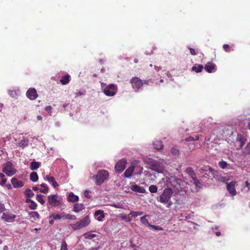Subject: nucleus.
<instances>
[{
    "mask_svg": "<svg viewBox=\"0 0 250 250\" xmlns=\"http://www.w3.org/2000/svg\"><path fill=\"white\" fill-rule=\"evenodd\" d=\"M193 181L194 184L197 187H200L201 184L200 181L196 178V176L192 179Z\"/></svg>",
    "mask_w": 250,
    "mask_h": 250,
    "instance_id": "c9c22d12",
    "label": "nucleus"
},
{
    "mask_svg": "<svg viewBox=\"0 0 250 250\" xmlns=\"http://www.w3.org/2000/svg\"><path fill=\"white\" fill-rule=\"evenodd\" d=\"M83 235L84 236V238L87 239H91L96 236V234H92L90 232H86L84 233Z\"/></svg>",
    "mask_w": 250,
    "mask_h": 250,
    "instance_id": "7c9ffc66",
    "label": "nucleus"
},
{
    "mask_svg": "<svg viewBox=\"0 0 250 250\" xmlns=\"http://www.w3.org/2000/svg\"><path fill=\"white\" fill-rule=\"evenodd\" d=\"M126 161L125 159H121L115 165V169L116 172L121 173L125 168Z\"/></svg>",
    "mask_w": 250,
    "mask_h": 250,
    "instance_id": "1a4fd4ad",
    "label": "nucleus"
},
{
    "mask_svg": "<svg viewBox=\"0 0 250 250\" xmlns=\"http://www.w3.org/2000/svg\"><path fill=\"white\" fill-rule=\"evenodd\" d=\"M172 154L175 155H178L180 153L179 150L175 148H172L170 150Z\"/></svg>",
    "mask_w": 250,
    "mask_h": 250,
    "instance_id": "79ce46f5",
    "label": "nucleus"
},
{
    "mask_svg": "<svg viewBox=\"0 0 250 250\" xmlns=\"http://www.w3.org/2000/svg\"><path fill=\"white\" fill-rule=\"evenodd\" d=\"M30 180L32 182H37L38 180V175L36 172H32L30 175Z\"/></svg>",
    "mask_w": 250,
    "mask_h": 250,
    "instance_id": "cd10ccee",
    "label": "nucleus"
},
{
    "mask_svg": "<svg viewBox=\"0 0 250 250\" xmlns=\"http://www.w3.org/2000/svg\"><path fill=\"white\" fill-rule=\"evenodd\" d=\"M11 182L15 188H21L23 186V182L18 180V179L15 177L12 178Z\"/></svg>",
    "mask_w": 250,
    "mask_h": 250,
    "instance_id": "f8f14e48",
    "label": "nucleus"
},
{
    "mask_svg": "<svg viewBox=\"0 0 250 250\" xmlns=\"http://www.w3.org/2000/svg\"><path fill=\"white\" fill-rule=\"evenodd\" d=\"M89 191L88 190H85L84 193V196L86 198L90 199L91 198V196L89 194Z\"/></svg>",
    "mask_w": 250,
    "mask_h": 250,
    "instance_id": "8fccbe9b",
    "label": "nucleus"
},
{
    "mask_svg": "<svg viewBox=\"0 0 250 250\" xmlns=\"http://www.w3.org/2000/svg\"><path fill=\"white\" fill-rule=\"evenodd\" d=\"M209 170L210 172H211L212 173H214V170L211 168V167H209Z\"/></svg>",
    "mask_w": 250,
    "mask_h": 250,
    "instance_id": "0e129e2a",
    "label": "nucleus"
},
{
    "mask_svg": "<svg viewBox=\"0 0 250 250\" xmlns=\"http://www.w3.org/2000/svg\"><path fill=\"white\" fill-rule=\"evenodd\" d=\"M85 208L83 204L76 203L73 206V211L75 212H79L82 211Z\"/></svg>",
    "mask_w": 250,
    "mask_h": 250,
    "instance_id": "dca6fc26",
    "label": "nucleus"
},
{
    "mask_svg": "<svg viewBox=\"0 0 250 250\" xmlns=\"http://www.w3.org/2000/svg\"><path fill=\"white\" fill-rule=\"evenodd\" d=\"M41 166V163L33 161L30 164V168L32 170H35L38 168H39Z\"/></svg>",
    "mask_w": 250,
    "mask_h": 250,
    "instance_id": "b1692460",
    "label": "nucleus"
},
{
    "mask_svg": "<svg viewBox=\"0 0 250 250\" xmlns=\"http://www.w3.org/2000/svg\"><path fill=\"white\" fill-rule=\"evenodd\" d=\"M108 177V172L107 170L102 169L99 170L97 174L93 177L95 178V184L100 186L107 180Z\"/></svg>",
    "mask_w": 250,
    "mask_h": 250,
    "instance_id": "f257e3e1",
    "label": "nucleus"
},
{
    "mask_svg": "<svg viewBox=\"0 0 250 250\" xmlns=\"http://www.w3.org/2000/svg\"><path fill=\"white\" fill-rule=\"evenodd\" d=\"M6 181H7V179L6 178H4L3 179H1V180L0 182V185L2 186H4Z\"/></svg>",
    "mask_w": 250,
    "mask_h": 250,
    "instance_id": "864d4df0",
    "label": "nucleus"
},
{
    "mask_svg": "<svg viewBox=\"0 0 250 250\" xmlns=\"http://www.w3.org/2000/svg\"><path fill=\"white\" fill-rule=\"evenodd\" d=\"M41 186L43 188H40V192L43 193L44 194L47 193L48 191V188L45 184H42Z\"/></svg>",
    "mask_w": 250,
    "mask_h": 250,
    "instance_id": "2f4dec72",
    "label": "nucleus"
},
{
    "mask_svg": "<svg viewBox=\"0 0 250 250\" xmlns=\"http://www.w3.org/2000/svg\"><path fill=\"white\" fill-rule=\"evenodd\" d=\"M29 215L31 218L34 219V221H39L40 215L37 211H31L29 213Z\"/></svg>",
    "mask_w": 250,
    "mask_h": 250,
    "instance_id": "5701e85b",
    "label": "nucleus"
},
{
    "mask_svg": "<svg viewBox=\"0 0 250 250\" xmlns=\"http://www.w3.org/2000/svg\"><path fill=\"white\" fill-rule=\"evenodd\" d=\"M129 214L132 215L134 217H136V216H138L139 215H141L143 214V212H138V211H131L130 212Z\"/></svg>",
    "mask_w": 250,
    "mask_h": 250,
    "instance_id": "a19ab883",
    "label": "nucleus"
},
{
    "mask_svg": "<svg viewBox=\"0 0 250 250\" xmlns=\"http://www.w3.org/2000/svg\"><path fill=\"white\" fill-rule=\"evenodd\" d=\"M70 75L68 74H66L62 77V78L60 79V83L63 84L65 85L69 83L70 81Z\"/></svg>",
    "mask_w": 250,
    "mask_h": 250,
    "instance_id": "aec40b11",
    "label": "nucleus"
},
{
    "mask_svg": "<svg viewBox=\"0 0 250 250\" xmlns=\"http://www.w3.org/2000/svg\"><path fill=\"white\" fill-rule=\"evenodd\" d=\"M216 65L211 62H208L205 66V69L208 73H212L215 68Z\"/></svg>",
    "mask_w": 250,
    "mask_h": 250,
    "instance_id": "ddd939ff",
    "label": "nucleus"
},
{
    "mask_svg": "<svg viewBox=\"0 0 250 250\" xmlns=\"http://www.w3.org/2000/svg\"><path fill=\"white\" fill-rule=\"evenodd\" d=\"M4 178V174H3V173H0V179H3V178Z\"/></svg>",
    "mask_w": 250,
    "mask_h": 250,
    "instance_id": "e2e57ef3",
    "label": "nucleus"
},
{
    "mask_svg": "<svg viewBox=\"0 0 250 250\" xmlns=\"http://www.w3.org/2000/svg\"><path fill=\"white\" fill-rule=\"evenodd\" d=\"M131 189L134 191H136L139 193H145V189L142 187L138 186V185H134L131 186Z\"/></svg>",
    "mask_w": 250,
    "mask_h": 250,
    "instance_id": "412c9836",
    "label": "nucleus"
},
{
    "mask_svg": "<svg viewBox=\"0 0 250 250\" xmlns=\"http://www.w3.org/2000/svg\"><path fill=\"white\" fill-rule=\"evenodd\" d=\"M52 107L50 105H48L45 107V110L48 113L51 112Z\"/></svg>",
    "mask_w": 250,
    "mask_h": 250,
    "instance_id": "5fc2aeb1",
    "label": "nucleus"
},
{
    "mask_svg": "<svg viewBox=\"0 0 250 250\" xmlns=\"http://www.w3.org/2000/svg\"><path fill=\"white\" fill-rule=\"evenodd\" d=\"M32 189L34 191H37L38 190H40V188H39L38 187L34 186L32 187Z\"/></svg>",
    "mask_w": 250,
    "mask_h": 250,
    "instance_id": "052dcab7",
    "label": "nucleus"
},
{
    "mask_svg": "<svg viewBox=\"0 0 250 250\" xmlns=\"http://www.w3.org/2000/svg\"><path fill=\"white\" fill-rule=\"evenodd\" d=\"M149 168L158 173H162L164 169L163 163L153 159H149L148 161Z\"/></svg>",
    "mask_w": 250,
    "mask_h": 250,
    "instance_id": "7ed1b4c3",
    "label": "nucleus"
},
{
    "mask_svg": "<svg viewBox=\"0 0 250 250\" xmlns=\"http://www.w3.org/2000/svg\"><path fill=\"white\" fill-rule=\"evenodd\" d=\"M224 49L227 51L229 52L230 51V47L229 44H225L223 46Z\"/></svg>",
    "mask_w": 250,
    "mask_h": 250,
    "instance_id": "de8ad7c7",
    "label": "nucleus"
},
{
    "mask_svg": "<svg viewBox=\"0 0 250 250\" xmlns=\"http://www.w3.org/2000/svg\"><path fill=\"white\" fill-rule=\"evenodd\" d=\"M2 171L8 176H12L16 174L17 170L11 161H8L3 165Z\"/></svg>",
    "mask_w": 250,
    "mask_h": 250,
    "instance_id": "20e7f679",
    "label": "nucleus"
},
{
    "mask_svg": "<svg viewBox=\"0 0 250 250\" xmlns=\"http://www.w3.org/2000/svg\"><path fill=\"white\" fill-rule=\"evenodd\" d=\"M68 214L65 213V212H62L61 213V217L62 219H67Z\"/></svg>",
    "mask_w": 250,
    "mask_h": 250,
    "instance_id": "603ef678",
    "label": "nucleus"
},
{
    "mask_svg": "<svg viewBox=\"0 0 250 250\" xmlns=\"http://www.w3.org/2000/svg\"><path fill=\"white\" fill-rule=\"evenodd\" d=\"M52 186L54 188H55L58 186V183L56 182V181L55 180L53 181V182H52Z\"/></svg>",
    "mask_w": 250,
    "mask_h": 250,
    "instance_id": "bf43d9fd",
    "label": "nucleus"
},
{
    "mask_svg": "<svg viewBox=\"0 0 250 250\" xmlns=\"http://www.w3.org/2000/svg\"><path fill=\"white\" fill-rule=\"evenodd\" d=\"M19 146L21 147H24L27 145V144L26 143L25 140L21 141V142L19 143Z\"/></svg>",
    "mask_w": 250,
    "mask_h": 250,
    "instance_id": "09e8293b",
    "label": "nucleus"
},
{
    "mask_svg": "<svg viewBox=\"0 0 250 250\" xmlns=\"http://www.w3.org/2000/svg\"><path fill=\"white\" fill-rule=\"evenodd\" d=\"M134 166H132L129 167L125 171V172L124 173V176L126 178L130 177L132 175V174L134 171Z\"/></svg>",
    "mask_w": 250,
    "mask_h": 250,
    "instance_id": "6ab92c4d",
    "label": "nucleus"
},
{
    "mask_svg": "<svg viewBox=\"0 0 250 250\" xmlns=\"http://www.w3.org/2000/svg\"><path fill=\"white\" fill-rule=\"evenodd\" d=\"M122 220H124L126 222H130L132 221V218L129 215H125L124 214H120L119 215Z\"/></svg>",
    "mask_w": 250,
    "mask_h": 250,
    "instance_id": "393cba45",
    "label": "nucleus"
},
{
    "mask_svg": "<svg viewBox=\"0 0 250 250\" xmlns=\"http://www.w3.org/2000/svg\"><path fill=\"white\" fill-rule=\"evenodd\" d=\"M186 171L191 177L192 179L196 176V173H195L193 168L191 167H187Z\"/></svg>",
    "mask_w": 250,
    "mask_h": 250,
    "instance_id": "a878e982",
    "label": "nucleus"
},
{
    "mask_svg": "<svg viewBox=\"0 0 250 250\" xmlns=\"http://www.w3.org/2000/svg\"><path fill=\"white\" fill-rule=\"evenodd\" d=\"M83 94H84L82 92H81V91H79L78 92H76L75 93V95L76 97H79V96H80L83 95Z\"/></svg>",
    "mask_w": 250,
    "mask_h": 250,
    "instance_id": "4d7b16f0",
    "label": "nucleus"
},
{
    "mask_svg": "<svg viewBox=\"0 0 250 250\" xmlns=\"http://www.w3.org/2000/svg\"><path fill=\"white\" fill-rule=\"evenodd\" d=\"M245 186L248 188V190L250 189V184L248 181L245 182Z\"/></svg>",
    "mask_w": 250,
    "mask_h": 250,
    "instance_id": "13d9d810",
    "label": "nucleus"
},
{
    "mask_svg": "<svg viewBox=\"0 0 250 250\" xmlns=\"http://www.w3.org/2000/svg\"><path fill=\"white\" fill-rule=\"evenodd\" d=\"M37 204L34 201H32L30 203V205L29 206V208L32 210H35L37 208Z\"/></svg>",
    "mask_w": 250,
    "mask_h": 250,
    "instance_id": "58836bf2",
    "label": "nucleus"
},
{
    "mask_svg": "<svg viewBox=\"0 0 250 250\" xmlns=\"http://www.w3.org/2000/svg\"><path fill=\"white\" fill-rule=\"evenodd\" d=\"M45 179L50 182H53V181H55V178L54 177L49 176V175H46L45 177Z\"/></svg>",
    "mask_w": 250,
    "mask_h": 250,
    "instance_id": "a18cd8bd",
    "label": "nucleus"
},
{
    "mask_svg": "<svg viewBox=\"0 0 250 250\" xmlns=\"http://www.w3.org/2000/svg\"><path fill=\"white\" fill-rule=\"evenodd\" d=\"M185 140L186 142H189V141H194V138L191 136H190L189 137L186 138Z\"/></svg>",
    "mask_w": 250,
    "mask_h": 250,
    "instance_id": "6e6d98bb",
    "label": "nucleus"
},
{
    "mask_svg": "<svg viewBox=\"0 0 250 250\" xmlns=\"http://www.w3.org/2000/svg\"><path fill=\"white\" fill-rule=\"evenodd\" d=\"M173 193L172 190L170 188L165 189L160 197L159 201L162 203H167L171 197Z\"/></svg>",
    "mask_w": 250,
    "mask_h": 250,
    "instance_id": "0eeeda50",
    "label": "nucleus"
},
{
    "mask_svg": "<svg viewBox=\"0 0 250 250\" xmlns=\"http://www.w3.org/2000/svg\"><path fill=\"white\" fill-rule=\"evenodd\" d=\"M49 219H51L52 218L54 220H58L62 219L61 213H53L52 215L49 216Z\"/></svg>",
    "mask_w": 250,
    "mask_h": 250,
    "instance_id": "473e14b6",
    "label": "nucleus"
},
{
    "mask_svg": "<svg viewBox=\"0 0 250 250\" xmlns=\"http://www.w3.org/2000/svg\"><path fill=\"white\" fill-rule=\"evenodd\" d=\"M101 87L103 89L104 94L107 96H113L116 93V86L114 84L106 85V84L102 83H101Z\"/></svg>",
    "mask_w": 250,
    "mask_h": 250,
    "instance_id": "39448f33",
    "label": "nucleus"
},
{
    "mask_svg": "<svg viewBox=\"0 0 250 250\" xmlns=\"http://www.w3.org/2000/svg\"><path fill=\"white\" fill-rule=\"evenodd\" d=\"M236 182L235 181H231L227 184V189L231 195L234 196L236 195L237 192L235 188Z\"/></svg>",
    "mask_w": 250,
    "mask_h": 250,
    "instance_id": "9d476101",
    "label": "nucleus"
},
{
    "mask_svg": "<svg viewBox=\"0 0 250 250\" xmlns=\"http://www.w3.org/2000/svg\"><path fill=\"white\" fill-rule=\"evenodd\" d=\"M204 66L202 64H199L198 66H192L191 70L196 73H199L202 71Z\"/></svg>",
    "mask_w": 250,
    "mask_h": 250,
    "instance_id": "bb28decb",
    "label": "nucleus"
},
{
    "mask_svg": "<svg viewBox=\"0 0 250 250\" xmlns=\"http://www.w3.org/2000/svg\"><path fill=\"white\" fill-rule=\"evenodd\" d=\"M67 219L72 221H75L77 219V217L74 215L68 214Z\"/></svg>",
    "mask_w": 250,
    "mask_h": 250,
    "instance_id": "37998d69",
    "label": "nucleus"
},
{
    "mask_svg": "<svg viewBox=\"0 0 250 250\" xmlns=\"http://www.w3.org/2000/svg\"><path fill=\"white\" fill-rule=\"evenodd\" d=\"M32 201H33V200L30 199H29V198H28L25 200V202L27 203H30Z\"/></svg>",
    "mask_w": 250,
    "mask_h": 250,
    "instance_id": "680f3d73",
    "label": "nucleus"
},
{
    "mask_svg": "<svg viewBox=\"0 0 250 250\" xmlns=\"http://www.w3.org/2000/svg\"><path fill=\"white\" fill-rule=\"evenodd\" d=\"M15 217V215L5 212L2 214L1 218L6 222H10L11 220L14 219Z\"/></svg>",
    "mask_w": 250,
    "mask_h": 250,
    "instance_id": "4468645a",
    "label": "nucleus"
},
{
    "mask_svg": "<svg viewBox=\"0 0 250 250\" xmlns=\"http://www.w3.org/2000/svg\"><path fill=\"white\" fill-rule=\"evenodd\" d=\"M221 232H219V231H217V232H216V235L217 236H220V235H221Z\"/></svg>",
    "mask_w": 250,
    "mask_h": 250,
    "instance_id": "338daca9",
    "label": "nucleus"
},
{
    "mask_svg": "<svg viewBox=\"0 0 250 250\" xmlns=\"http://www.w3.org/2000/svg\"><path fill=\"white\" fill-rule=\"evenodd\" d=\"M111 206L117 208H124V206L120 204H113Z\"/></svg>",
    "mask_w": 250,
    "mask_h": 250,
    "instance_id": "c03bdc74",
    "label": "nucleus"
},
{
    "mask_svg": "<svg viewBox=\"0 0 250 250\" xmlns=\"http://www.w3.org/2000/svg\"><path fill=\"white\" fill-rule=\"evenodd\" d=\"M94 216H99L97 219L99 221H101L104 217V212L103 210H96L94 213Z\"/></svg>",
    "mask_w": 250,
    "mask_h": 250,
    "instance_id": "f3484780",
    "label": "nucleus"
},
{
    "mask_svg": "<svg viewBox=\"0 0 250 250\" xmlns=\"http://www.w3.org/2000/svg\"><path fill=\"white\" fill-rule=\"evenodd\" d=\"M58 195H51L48 196V201L49 205L52 207H57L61 204V201L58 199Z\"/></svg>",
    "mask_w": 250,
    "mask_h": 250,
    "instance_id": "6e6552de",
    "label": "nucleus"
},
{
    "mask_svg": "<svg viewBox=\"0 0 250 250\" xmlns=\"http://www.w3.org/2000/svg\"><path fill=\"white\" fill-rule=\"evenodd\" d=\"M148 80L143 81L137 77H134L130 80L132 87L136 91L139 89L143 84H148Z\"/></svg>",
    "mask_w": 250,
    "mask_h": 250,
    "instance_id": "423d86ee",
    "label": "nucleus"
},
{
    "mask_svg": "<svg viewBox=\"0 0 250 250\" xmlns=\"http://www.w3.org/2000/svg\"><path fill=\"white\" fill-rule=\"evenodd\" d=\"M26 96L31 100L36 99L38 97V94L36 90L34 88H29L26 92Z\"/></svg>",
    "mask_w": 250,
    "mask_h": 250,
    "instance_id": "9b49d317",
    "label": "nucleus"
},
{
    "mask_svg": "<svg viewBox=\"0 0 250 250\" xmlns=\"http://www.w3.org/2000/svg\"><path fill=\"white\" fill-rule=\"evenodd\" d=\"M236 141L240 143V148H242L245 145L246 139L242 134H238L236 138Z\"/></svg>",
    "mask_w": 250,
    "mask_h": 250,
    "instance_id": "2eb2a0df",
    "label": "nucleus"
},
{
    "mask_svg": "<svg viewBox=\"0 0 250 250\" xmlns=\"http://www.w3.org/2000/svg\"><path fill=\"white\" fill-rule=\"evenodd\" d=\"M25 196L27 198H31L34 195V193L30 188H27L25 189L24 192Z\"/></svg>",
    "mask_w": 250,
    "mask_h": 250,
    "instance_id": "c85d7f7f",
    "label": "nucleus"
},
{
    "mask_svg": "<svg viewBox=\"0 0 250 250\" xmlns=\"http://www.w3.org/2000/svg\"><path fill=\"white\" fill-rule=\"evenodd\" d=\"M90 223V218L89 216L87 215L80 221L75 224H70L69 225L74 230H77L87 227Z\"/></svg>",
    "mask_w": 250,
    "mask_h": 250,
    "instance_id": "f03ea898",
    "label": "nucleus"
},
{
    "mask_svg": "<svg viewBox=\"0 0 250 250\" xmlns=\"http://www.w3.org/2000/svg\"><path fill=\"white\" fill-rule=\"evenodd\" d=\"M67 199L68 201L74 203L78 201L79 197L76 195H74L73 193L71 192L69 194L67 197Z\"/></svg>",
    "mask_w": 250,
    "mask_h": 250,
    "instance_id": "4be33fe9",
    "label": "nucleus"
},
{
    "mask_svg": "<svg viewBox=\"0 0 250 250\" xmlns=\"http://www.w3.org/2000/svg\"><path fill=\"white\" fill-rule=\"evenodd\" d=\"M190 50V53L192 55H196L197 54V53L196 52L195 50L192 48L189 47L188 48Z\"/></svg>",
    "mask_w": 250,
    "mask_h": 250,
    "instance_id": "3c124183",
    "label": "nucleus"
},
{
    "mask_svg": "<svg viewBox=\"0 0 250 250\" xmlns=\"http://www.w3.org/2000/svg\"><path fill=\"white\" fill-rule=\"evenodd\" d=\"M44 195L42 194H37L36 197L37 200L40 202L42 205L45 204V201L43 199Z\"/></svg>",
    "mask_w": 250,
    "mask_h": 250,
    "instance_id": "c756f323",
    "label": "nucleus"
},
{
    "mask_svg": "<svg viewBox=\"0 0 250 250\" xmlns=\"http://www.w3.org/2000/svg\"><path fill=\"white\" fill-rule=\"evenodd\" d=\"M141 222L145 226H149L150 224H149L148 221L147 219L146 218V216H144L141 218Z\"/></svg>",
    "mask_w": 250,
    "mask_h": 250,
    "instance_id": "72a5a7b5",
    "label": "nucleus"
},
{
    "mask_svg": "<svg viewBox=\"0 0 250 250\" xmlns=\"http://www.w3.org/2000/svg\"><path fill=\"white\" fill-rule=\"evenodd\" d=\"M228 165V163L224 161H222L219 163V166L223 169L226 168Z\"/></svg>",
    "mask_w": 250,
    "mask_h": 250,
    "instance_id": "4c0bfd02",
    "label": "nucleus"
},
{
    "mask_svg": "<svg viewBox=\"0 0 250 250\" xmlns=\"http://www.w3.org/2000/svg\"><path fill=\"white\" fill-rule=\"evenodd\" d=\"M153 147L155 149L160 150L162 149L164 147L163 143L160 141H155L153 143Z\"/></svg>",
    "mask_w": 250,
    "mask_h": 250,
    "instance_id": "a211bd4d",
    "label": "nucleus"
},
{
    "mask_svg": "<svg viewBox=\"0 0 250 250\" xmlns=\"http://www.w3.org/2000/svg\"><path fill=\"white\" fill-rule=\"evenodd\" d=\"M60 250H68L67 245L65 241H62Z\"/></svg>",
    "mask_w": 250,
    "mask_h": 250,
    "instance_id": "ea45409f",
    "label": "nucleus"
},
{
    "mask_svg": "<svg viewBox=\"0 0 250 250\" xmlns=\"http://www.w3.org/2000/svg\"><path fill=\"white\" fill-rule=\"evenodd\" d=\"M37 119L39 120H42V117L41 115H39V116H37Z\"/></svg>",
    "mask_w": 250,
    "mask_h": 250,
    "instance_id": "69168bd1",
    "label": "nucleus"
},
{
    "mask_svg": "<svg viewBox=\"0 0 250 250\" xmlns=\"http://www.w3.org/2000/svg\"><path fill=\"white\" fill-rule=\"evenodd\" d=\"M157 190V187L155 185H151L149 187V190L151 193H156Z\"/></svg>",
    "mask_w": 250,
    "mask_h": 250,
    "instance_id": "f704fd0d",
    "label": "nucleus"
},
{
    "mask_svg": "<svg viewBox=\"0 0 250 250\" xmlns=\"http://www.w3.org/2000/svg\"><path fill=\"white\" fill-rule=\"evenodd\" d=\"M150 227L155 230H163V228L160 226L150 225Z\"/></svg>",
    "mask_w": 250,
    "mask_h": 250,
    "instance_id": "49530a36",
    "label": "nucleus"
},
{
    "mask_svg": "<svg viewBox=\"0 0 250 250\" xmlns=\"http://www.w3.org/2000/svg\"><path fill=\"white\" fill-rule=\"evenodd\" d=\"M54 223V219L53 220H51L50 219V221H49V223L51 225H52Z\"/></svg>",
    "mask_w": 250,
    "mask_h": 250,
    "instance_id": "774afa93",
    "label": "nucleus"
},
{
    "mask_svg": "<svg viewBox=\"0 0 250 250\" xmlns=\"http://www.w3.org/2000/svg\"><path fill=\"white\" fill-rule=\"evenodd\" d=\"M217 180L218 181L222 183H225L226 184L228 183V179L226 178L225 177L222 176H219L217 178Z\"/></svg>",
    "mask_w": 250,
    "mask_h": 250,
    "instance_id": "e433bc0d",
    "label": "nucleus"
}]
</instances>
